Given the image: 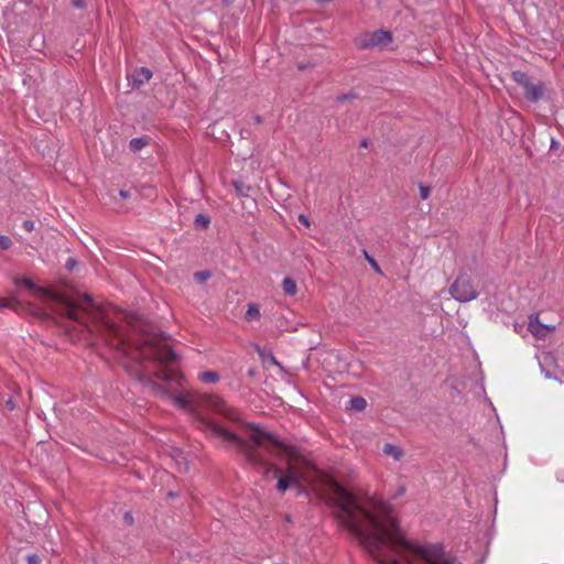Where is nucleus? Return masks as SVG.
<instances>
[{"mask_svg":"<svg viewBox=\"0 0 564 564\" xmlns=\"http://www.w3.org/2000/svg\"><path fill=\"white\" fill-rule=\"evenodd\" d=\"M336 518L380 564H460L442 543L405 539L392 507L376 498H358L337 482L332 486Z\"/></svg>","mask_w":564,"mask_h":564,"instance_id":"1","label":"nucleus"},{"mask_svg":"<svg viewBox=\"0 0 564 564\" xmlns=\"http://www.w3.org/2000/svg\"><path fill=\"white\" fill-rule=\"evenodd\" d=\"M199 403L209 410L220 414L226 419L230 425H223L218 422L199 416L197 420L198 429L202 430L207 437L213 440L216 445L227 449H235L236 452L246 456V458L254 465H265L262 455L263 438L272 441V436L268 433L250 434L248 436L242 434V426L245 423L241 419V413L238 409L232 408L226 403L224 399L216 394H203L199 397ZM251 431H258L253 424H246Z\"/></svg>","mask_w":564,"mask_h":564,"instance_id":"2","label":"nucleus"},{"mask_svg":"<svg viewBox=\"0 0 564 564\" xmlns=\"http://www.w3.org/2000/svg\"><path fill=\"white\" fill-rule=\"evenodd\" d=\"M112 345L118 346L123 356H131L139 362L151 361L154 366L160 367L161 370L155 372V377L160 380L178 382L182 379V376L172 368L178 357L167 344L166 338L162 336H147L142 345L134 351H130L131 347L123 338H119Z\"/></svg>","mask_w":564,"mask_h":564,"instance_id":"3","label":"nucleus"},{"mask_svg":"<svg viewBox=\"0 0 564 564\" xmlns=\"http://www.w3.org/2000/svg\"><path fill=\"white\" fill-rule=\"evenodd\" d=\"M59 314L79 324H86L88 319L99 317L101 312L95 305L91 295L85 293L78 299L62 297Z\"/></svg>","mask_w":564,"mask_h":564,"instance_id":"4","label":"nucleus"},{"mask_svg":"<svg viewBox=\"0 0 564 564\" xmlns=\"http://www.w3.org/2000/svg\"><path fill=\"white\" fill-rule=\"evenodd\" d=\"M393 40L391 32L380 29L373 32H366L356 37L355 43L356 46L360 50L368 48H384L387 47Z\"/></svg>","mask_w":564,"mask_h":564,"instance_id":"5","label":"nucleus"},{"mask_svg":"<svg viewBox=\"0 0 564 564\" xmlns=\"http://www.w3.org/2000/svg\"><path fill=\"white\" fill-rule=\"evenodd\" d=\"M449 293L454 300L460 303L470 302L478 296V292L466 274H460L457 276L455 282L449 288Z\"/></svg>","mask_w":564,"mask_h":564,"instance_id":"6","label":"nucleus"},{"mask_svg":"<svg viewBox=\"0 0 564 564\" xmlns=\"http://www.w3.org/2000/svg\"><path fill=\"white\" fill-rule=\"evenodd\" d=\"M171 398H172L173 402L180 409L185 410L191 413L197 412V406L195 404L194 398L189 393H186L185 395L175 394V395H172Z\"/></svg>","mask_w":564,"mask_h":564,"instance_id":"7","label":"nucleus"},{"mask_svg":"<svg viewBox=\"0 0 564 564\" xmlns=\"http://www.w3.org/2000/svg\"><path fill=\"white\" fill-rule=\"evenodd\" d=\"M525 98L531 102H538L543 95V85L541 83L533 84L529 82L527 87H523Z\"/></svg>","mask_w":564,"mask_h":564,"instance_id":"8","label":"nucleus"},{"mask_svg":"<svg viewBox=\"0 0 564 564\" xmlns=\"http://www.w3.org/2000/svg\"><path fill=\"white\" fill-rule=\"evenodd\" d=\"M297 482L296 473L290 467L284 476L278 478L276 488L280 492H284L291 484Z\"/></svg>","mask_w":564,"mask_h":564,"instance_id":"9","label":"nucleus"},{"mask_svg":"<svg viewBox=\"0 0 564 564\" xmlns=\"http://www.w3.org/2000/svg\"><path fill=\"white\" fill-rule=\"evenodd\" d=\"M528 328H529L530 333L535 337H544L545 336V333L543 332L544 329H549V330L554 329V327L550 328L547 325L540 323V321L538 319V316L530 317Z\"/></svg>","mask_w":564,"mask_h":564,"instance_id":"10","label":"nucleus"},{"mask_svg":"<svg viewBox=\"0 0 564 564\" xmlns=\"http://www.w3.org/2000/svg\"><path fill=\"white\" fill-rule=\"evenodd\" d=\"M382 453L393 458L394 462H400L404 456V451L397 444L386 443L382 447Z\"/></svg>","mask_w":564,"mask_h":564,"instance_id":"11","label":"nucleus"},{"mask_svg":"<svg viewBox=\"0 0 564 564\" xmlns=\"http://www.w3.org/2000/svg\"><path fill=\"white\" fill-rule=\"evenodd\" d=\"M152 77V72L147 67H140L133 73L134 86L140 87L145 82H149Z\"/></svg>","mask_w":564,"mask_h":564,"instance_id":"12","label":"nucleus"},{"mask_svg":"<svg viewBox=\"0 0 564 564\" xmlns=\"http://www.w3.org/2000/svg\"><path fill=\"white\" fill-rule=\"evenodd\" d=\"M198 379L203 383L214 384L219 381L220 376L217 371L206 370L198 373Z\"/></svg>","mask_w":564,"mask_h":564,"instance_id":"13","label":"nucleus"},{"mask_svg":"<svg viewBox=\"0 0 564 564\" xmlns=\"http://www.w3.org/2000/svg\"><path fill=\"white\" fill-rule=\"evenodd\" d=\"M511 78L522 88L527 87L529 85V82L531 80V78L524 72L521 70H513L511 73Z\"/></svg>","mask_w":564,"mask_h":564,"instance_id":"14","label":"nucleus"},{"mask_svg":"<svg viewBox=\"0 0 564 564\" xmlns=\"http://www.w3.org/2000/svg\"><path fill=\"white\" fill-rule=\"evenodd\" d=\"M148 144H149V139L147 137H139V138L131 139L129 147H130L131 151L139 152L143 148H145Z\"/></svg>","mask_w":564,"mask_h":564,"instance_id":"15","label":"nucleus"},{"mask_svg":"<svg viewBox=\"0 0 564 564\" xmlns=\"http://www.w3.org/2000/svg\"><path fill=\"white\" fill-rule=\"evenodd\" d=\"M232 184L238 196L249 197V194L252 191L250 185H247L241 181H234Z\"/></svg>","mask_w":564,"mask_h":564,"instance_id":"16","label":"nucleus"},{"mask_svg":"<svg viewBox=\"0 0 564 564\" xmlns=\"http://www.w3.org/2000/svg\"><path fill=\"white\" fill-rule=\"evenodd\" d=\"M282 289L286 295H294L297 291L296 282L291 278H284L282 281Z\"/></svg>","mask_w":564,"mask_h":564,"instance_id":"17","label":"nucleus"},{"mask_svg":"<svg viewBox=\"0 0 564 564\" xmlns=\"http://www.w3.org/2000/svg\"><path fill=\"white\" fill-rule=\"evenodd\" d=\"M367 408V401L362 397H354L349 400V409L355 411H364Z\"/></svg>","mask_w":564,"mask_h":564,"instance_id":"18","label":"nucleus"},{"mask_svg":"<svg viewBox=\"0 0 564 564\" xmlns=\"http://www.w3.org/2000/svg\"><path fill=\"white\" fill-rule=\"evenodd\" d=\"M194 224L198 229H206L210 224V218L205 214H198L194 219Z\"/></svg>","mask_w":564,"mask_h":564,"instance_id":"19","label":"nucleus"},{"mask_svg":"<svg viewBox=\"0 0 564 564\" xmlns=\"http://www.w3.org/2000/svg\"><path fill=\"white\" fill-rule=\"evenodd\" d=\"M260 310L257 304H248V308L246 312V319L252 321V319H259L260 318Z\"/></svg>","mask_w":564,"mask_h":564,"instance_id":"20","label":"nucleus"},{"mask_svg":"<svg viewBox=\"0 0 564 564\" xmlns=\"http://www.w3.org/2000/svg\"><path fill=\"white\" fill-rule=\"evenodd\" d=\"M212 276L210 272L207 271V270H204V271H197L194 273V280L197 282V283H204L206 282L207 280H209Z\"/></svg>","mask_w":564,"mask_h":564,"instance_id":"21","label":"nucleus"},{"mask_svg":"<svg viewBox=\"0 0 564 564\" xmlns=\"http://www.w3.org/2000/svg\"><path fill=\"white\" fill-rule=\"evenodd\" d=\"M419 191H420L421 199L425 200V199H427L430 197L431 186L430 185H425L423 183H420L419 184Z\"/></svg>","mask_w":564,"mask_h":564,"instance_id":"22","label":"nucleus"},{"mask_svg":"<svg viewBox=\"0 0 564 564\" xmlns=\"http://www.w3.org/2000/svg\"><path fill=\"white\" fill-rule=\"evenodd\" d=\"M13 242L9 236L0 235V249L9 250L12 247Z\"/></svg>","mask_w":564,"mask_h":564,"instance_id":"23","label":"nucleus"},{"mask_svg":"<svg viewBox=\"0 0 564 564\" xmlns=\"http://www.w3.org/2000/svg\"><path fill=\"white\" fill-rule=\"evenodd\" d=\"M25 561L28 564H40L41 557L35 553H31L25 556Z\"/></svg>","mask_w":564,"mask_h":564,"instance_id":"24","label":"nucleus"},{"mask_svg":"<svg viewBox=\"0 0 564 564\" xmlns=\"http://www.w3.org/2000/svg\"><path fill=\"white\" fill-rule=\"evenodd\" d=\"M297 220L304 225L305 227H310L311 226V221L308 219V217L304 214H300L299 217H297Z\"/></svg>","mask_w":564,"mask_h":564,"instance_id":"25","label":"nucleus"},{"mask_svg":"<svg viewBox=\"0 0 564 564\" xmlns=\"http://www.w3.org/2000/svg\"><path fill=\"white\" fill-rule=\"evenodd\" d=\"M78 264V262L76 261V259L74 258H69L67 259L66 263H65V267L67 270L72 271L74 270V268Z\"/></svg>","mask_w":564,"mask_h":564,"instance_id":"26","label":"nucleus"},{"mask_svg":"<svg viewBox=\"0 0 564 564\" xmlns=\"http://www.w3.org/2000/svg\"><path fill=\"white\" fill-rule=\"evenodd\" d=\"M22 226L26 231H32L34 229V221L31 219H25Z\"/></svg>","mask_w":564,"mask_h":564,"instance_id":"27","label":"nucleus"},{"mask_svg":"<svg viewBox=\"0 0 564 564\" xmlns=\"http://www.w3.org/2000/svg\"><path fill=\"white\" fill-rule=\"evenodd\" d=\"M12 300L9 299H0V308H10L12 307Z\"/></svg>","mask_w":564,"mask_h":564,"instance_id":"28","label":"nucleus"},{"mask_svg":"<svg viewBox=\"0 0 564 564\" xmlns=\"http://www.w3.org/2000/svg\"><path fill=\"white\" fill-rule=\"evenodd\" d=\"M352 98H355V95H352V94H344V95L337 96L336 97V101L337 102H343L345 100L352 99Z\"/></svg>","mask_w":564,"mask_h":564,"instance_id":"29","label":"nucleus"},{"mask_svg":"<svg viewBox=\"0 0 564 564\" xmlns=\"http://www.w3.org/2000/svg\"><path fill=\"white\" fill-rule=\"evenodd\" d=\"M366 254V259L369 261V263L372 265V268H375L376 271H380L379 269V265L378 263L373 260V258H371L370 256L367 254V252H365Z\"/></svg>","mask_w":564,"mask_h":564,"instance_id":"30","label":"nucleus"},{"mask_svg":"<svg viewBox=\"0 0 564 564\" xmlns=\"http://www.w3.org/2000/svg\"><path fill=\"white\" fill-rule=\"evenodd\" d=\"M23 284L30 290L34 289L35 286L34 282L31 279H23Z\"/></svg>","mask_w":564,"mask_h":564,"instance_id":"31","label":"nucleus"},{"mask_svg":"<svg viewBox=\"0 0 564 564\" xmlns=\"http://www.w3.org/2000/svg\"><path fill=\"white\" fill-rule=\"evenodd\" d=\"M124 521L128 523V524H132L133 523V517L130 512H126L124 514Z\"/></svg>","mask_w":564,"mask_h":564,"instance_id":"32","label":"nucleus"},{"mask_svg":"<svg viewBox=\"0 0 564 564\" xmlns=\"http://www.w3.org/2000/svg\"><path fill=\"white\" fill-rule=\"evenodd\" d=\"M119 195L123 199H127V198H129L131 196L130 193L128 191H124V189H120L119 191Z\"/></svg>","mask_w":564,"mask_h":564,"instance_id":"33","label":"nucleus"},{"mask_svg":"<svg viewBox=\"0 0 564 564\" xmlns=\"http://www.w3.org/2000/svg\"><path fill=\"white\" fill-rule=\"evenodd\" d=\"M84 0H74L73 6L76 8H84Z\"/></svg>","mask_w":564,"mask_h":564,"instance_id":"34","label":"nucleus"},{"mask_svg":"<svg viewBox=\"0 0 564 564\" xmlns=\"http://www.w3.org/2000/svg\"><path fill=\"white\" fill-rule=\"evenodd\" d=\"M7 406H8V409H9V410H14V409H15V404H14V402L12 401V399H9V400L7 401Z\"/></svg>","mask_w":564,"mask_h":564,"instance_id":"35","label":"nucleus"},{"mask_svg":"<svg viewBox=\"0 0 564 564\" xmlns=\"http://www.w3.org/2000/svg\"><path fill=\"white\" fill-rule=\"evenodd\" d=\"M252 119H253V122L257 123V124L262 122V117L259 116V115L254 116Z\"/></svg>","mask_w":564,"mask_h":564,"instance_id":"36","label":"nucleus"},{"mask_svg":"<svg viewBox=\"0 0 564 564\" xmlns=\"http://www.w3.org/2000/svg\"><path fill=\"white\" fill-rule=\"evenodd\" d=\"M360 147L362 148H368L369 147V141L368 139H362L361 142H360Z\"/></svg>","mask_w":564,"mask_h":564,"instance_id":"37","label":"nucleus"},{"mask_svg":"<svg viewBox=\"0 0 564 564\" xmlns=\"http://www.w3.org/2000/svg\"><path fill=\"white\" fill-rule=\"evenodd\" d=\"M405 492V488L402 486L398 489L395 496H402Z\"/></svg>","mask_w":564,"mask_h":564,"instance_id":"38","label":"nucleus"},{"mask_svg":"<svg viewBox=\"0 0 564 564\" xmlns=\"http://www.w3.org/2000/svg\"><path fill=\"white\" fill-rule=\"evenodd\" d=\"M225 6L232 4L236 0H221Z\"/></svg>","mask_w":564,"mask_h":564,"instance_id":"39","label":"nucleus"},{"mask_svg":"<svg viewBox=\"0 0 564 564\" xmlns=\"http://www.w3.org/2000/svg\"><path fill=\"white\" fill-rule=\"evenodd\" d=\"M256 375V370L253 368H250L248 370V376L253 377Z\"/></svg>","mask_w":564,"mask_h":564,"instance_id":"40","label":"nucleus"},{"mask_svg":"<svg viewBox=\"0 0 564 564\" xmlns=\"http://www.w3.org/2000/svg\"><path fill=\"white\" fill-rule=\"evenodd\" d=\"M544 375H545L546 378H551V375H550L549 371H545Z\"/></svg>","mask_w":564,"mask_h":564,"instance_id":"41","label":"nucleus"}]
</instances>
